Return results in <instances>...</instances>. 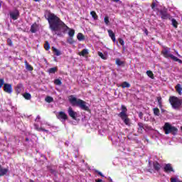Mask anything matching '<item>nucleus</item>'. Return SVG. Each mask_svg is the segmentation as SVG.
Returning <instances> with one entry per match:
<instances>
[{
    "instance_id": "nucleus-1",
    "label": "nucleus",
    "mask_w": 182,
    "mask_h": 182,
    "mask_svg": "<svg viewBox=\"0 0 182 182\" xmlns=\"http://www.w3.org/2000/svg\"><path fill=\"white\" fill-rule=\"evenodd\" d=\"M47 16L49 28L52 32H58L60 31V29H63V32L69 31L68 35L70 38H73V36H75V30L69 28L65 22L55 14L50 12V11H47Z\"/></svg>"
},
{
    "instance_id": "nucleus-2",
    "label": "nucleus",
    "mask_w": 182,
    "mask_h": 182,
    "mask_svg": "<svg viewBox=\"0 0 182 182\" xmlns=\"http://www.w3.org/2000/svg\"><path fill=\"white\" fill-rule=\"evenodd\" d=\"M68 100L72 106H78V107L81 108L82 110H85V112L90 111L89 107L86 105V102L83 101V100L77 99L73 95H70L68 97Z\"/></svg>"
},
{
    "instance_id": "nucleus-3",
    "label": "nucleus",
    "mask_w": 182,
    "mask_h": 182,
    "mask_svg": "<svg viewBox=\"0 0 182 182\" xmlns=\"http://www.w3.org/2000/svg\"><path fill=\"white\" fill-rule=\"evenodd\" d=\"M168 102L172 107V109H174L175 110H180L182 107V99L176 96L169 97Z\"/></svg>"
},
{
    "instance_id": "nucleus-4",
    "label": "nucleus",
    "mask_w": 182,
    "mask_h": 182,
    "mask_svg": "<svg viewBox=\"0 0 182 182\" xmlns=\"http://www.w3.org/2000/svg\"><path fill=\"white\" fill-rule=\"evenodd\" d=\"M121 110L122 112L118 114V117H120V119H122L124 124H126L127 126H130V119L127 115V107L122 105Z\"/></svg>"
},
{
    "instance_id": "nucleus-5",
    "label": "nucleus",
    "mask_w": 182,
    "mask_h": 182,
    "mask_svg": "<svg viewBox=\"0 0 182 182\" xmlns=\"http://www.w3.org/2000/svg\"><path fill=\"white\" fill-rule=\"evenodd\" d=\"M164 131L165 132V134H173V136H176L177 133L178 132V129H177L176 127L171 126L170 123L166 122L165 123L164 126Z\"/></svg>"
},
{
    "instance_id": "nucleus-6",
    "label": "nucleus",
    "mask_w": 182,
    "mask_h": 182,
    "mask_svg": "<svg viewBox=\"0 0 182 182\" xmlns=\"http://www.w3.org/2000/svg\"><path fill=\"white\" fill-rule=\"evenodd\" d=\"M162 55L164 56V58H171L172 60L174 62H178L179 63H182V60L179 58H177V57L174 56L173 54H170L168 52V50L165 49L161 51Z\"/></svg>"
},
{
    "instance_id": "nucleus-7",
    "label": "nucleus",
    "mask_w": 182,
    "mask_h": 182,
    "mask_svg": "<svg viewBox=\"0 0 182 182\" xmlns=\"http://www.w3.org/2000/svg\"><path fill=\"white\" fill-rule=\"evenodd\" d=\"M159 14L161 15V19H163L164 21H167V20H171V15H170V14L167 13V9H161L159 11Z\"/></svg>"
},
{
    "instance_id": "nucleus-8",
    "label": "nucleus",
    "mask_w": 182,
    "mask_h": 182,
    "mask_svg": "<svg viewBox=\"0 0 182 182\" xmlns=\"http://www.w3.org/2000/svg\"><path fill=\"white\" fill-rule=\"evenodd\" d=\"M68 116L73 119V120H77V113L73 111V109L70 107L68 110Z\"/></svg>"
},
{
    "instance_id": "nucleus-9",
    "label": "nucleus",
    "mask_w": 182,
    "mask_h": 182,
    "mask_svg": "<svg viewBox=\"0 0 182 182\" xmlns=\"http://www.w3.org/2000/svg\"><path fill=\"white\" fill-rule=\"evenodd\" d=\"M57 119H58L59 120H62V122H66V120H68V114H66L65 112L60 111L57 115Z\"/></svg>"
},
{
    "instance_id": "nucleus-10",
    "label": "nucleus",
    "mask_w": 182,
    "mask_h": 182,
    "mask_svg": "<svg viewBox=\"0 0 182 182\" xmlns=\"http://www.w3.org/2000/svg\"><path fill=\"white\" fill-rule=\"evenodd\" d=\"M164 171L165 173H174V169L173 168V166H171V164H165V166L164 167Z\"/></svg>"
},
{
    "instance_id": "nucleus-11",
    "label": "nucleus",
    "mask_w": 182,
    "mask_h": 182,
    "mask_svg": "<svg viewBox=\"0 0 182 182\" xmlns=\"http://www.w3.org/2000/svg\"><path fill=\"white\" fill-rule=\"evenodd\" d=\"M4 91L6 93H9V94L12 93V85L8 84V83H5L4 86Z\"/></svg>"
},
{
    "instance_id": "nucleus-12",
    "label": "nucleus",
    "mask_w": 182,
    "mask_h": 182,
    "mask_svg": "<svg viewBox=\"0 0 182 182\" xmlns=\"http://www.w3.org/2000/svg\"><path fill=\"white\" fill-rule=\"evenodd\" d=\"M19 15H20L19 11L16 10L15 11L10 13V18H11L13 21H16V19L19 18Z\"/></svg>"
},
{
    "instance_id": "nucleus-13",
    "label": "nucleus",
    "mask_w": 182,
    "mask_h": 182,
    "mask_svg": "<svg viewBox=\"0 0 182 182\" xmlns=\"http://www.w3.org/2000/svg\"><path fill=\"white\" fill-rule=\"evenodd\" d=\"M38 26H39L36 23H33L32 26H31V29H30L31 33H36V32H38Z\"/></svg>"
},
{
    "instance_id": "nucleus-14",
    "label": "nucleus",
    "mask_w": 182,
    "mask_h": 182,
    "mask_svg": "<svg viewBox=\"0 0 182 182\" xmlns=\"http://www.w3.org/2000/svg\"><path fill=\"white\" fill-rule=\"evenodd\" d=\"M153 167L155 171H160L161 168V165L159 163V161H154Z\"/></svg>"
},
{
    "instance_id": "nucleus-15",
    "label": "nucleus",
    "mask_w": 182,
    "mask_h": 182,
    "mask_svg": "<svg viewBox=\"0 0 182 182\" xmlns=\"http://www.w3.org/2000/svg\"><path fill=\"white\" fill-rule=\"evenodd\" d=\"M108 35L109 38H111L112 41L114 42H116V34L113 33V31L112 30H107Z\"/></svg>"
},
{
    "instance_id": "nucleus-16",
    "label": "nucleus",
    "mask_w": 182,
    "mask_h": 182,
    "mask_svg": "<svg viewBox=\"0 0 182 182\" xmlns=\"http://www.w3.org/2000/svg\"><path fill=\"white\" fill-rule=\"evenodd\" d=\"M138 132L139 133H143V130H144V124H143L142 122H139L138 123Z\"/></svg>"
},
{
    "instance_id": "nucleus-17",
    "label": "nucleus",
    "mask_w": 182,
    "mask_h": 182,
    "mask_svg": "<svg viewBox=\"0 0 182 182\" xmlns=\"http://www.w3.org/2000/svg\"><path fill=\"white\" fill-rule=\"evenodd\" d=\"M8 173V168H0V177H2Z\"/></svg>"
},
{
    "instance_id": "nucleus-18",
    "label": "nucleus",
    "mask_w": 182,
    "mask_h": 182,
    "mask_svg": "<svg viewBox=\"0 0 182 182\" xmlns=\"http://www.w3.org/2000/svg\"><path fill=\"white\" fill-rule=\"evenodd\" d=\"M77 39L80 41V42H82V41H85V36L82 33H79L77 35Z\"/></svg>"
},
{
    "instance_id": "nucleus-19",
    "label": "nucleus",
    "mask_w": 182,
    "mask_h": 182,
    "mask_svg": "<svg viewBox=\"0 0 182 182\" xmlns=\"http://www.w3.org/2000/svg\"><path fill=\"white\" fill-rule=\"evenodd\" d=\"M115 63H116V65H117V66H124V62L120 60L119 58H117L115 60Z\"/></svg>"
},
{
    "instance_id": "nucleus-20",
    "label": "nucleus",
    "mask_w": 182,
    "mask_h": 182,
    "mask_svg": "<svg viewBox=\"0 0 182 182\" xmlns=\"http://www.w3.org/2000/svg\"><path fill=\"white\" fill-rule=\"evenodd\" d=\"M175 89L176 92L178 93V95H181V92H182L181 85L180 84L176 85V86L175 87Z\"/></svg>"
},
{
    "instance_id": "nucleus-21",
    "label": "nucleus",
    "mask_w": 182,
    "mask_h": 182,
    "mask_svg": "<svg viewBox=\"0 0 182 182\" xmlns=\"http://www.w3.org/2000/svg\"><path fill=\"white\" fill-rule=\"evenodd\" d=\"M86 55H89L87 49H83L80 53H79L80 56H86Z\"/></svg>"
},
{
    "instance_id": "nucleus-22",
    "label": "nucleus",
    "mask_w": 182,
    "mask_h": 182,
    "mask_svg": "<svg viewBox=\"0 0 182 182\" xmlns=\"http://www.w3.org/2000/svg\"><path fill=\"white\" fill-rule=\"evenodd\" d=\"M156 100L158 102V105H159L160 109H161V107H163V101H161V96L157 97Z\"/></svg>"
},
{
    "instance_id": "nucleus-23",
    "label": "nucleus",
    "mask_w": 182,
    "mask_h": 182,
    "mask_svg": "<svg viewBox=\"0 0 182 182\" xmlns=\"http://www.w3.org/2000/svg\"><path fill=\"white\" fill-rule=\"evenodd\" d=\"M90 15L92 16V18H93V19H95V21H97L99 16L96 14V11H91Z\"/></svg>"
},
{
    "instance_id": "nucleus-24",
    "label": "nucleus",
    "mask_w": 182,
    "mask_h": 182,
    "mask_svg": "<svg viewBox=\"0 0 182 182\" xmlns=\"http://www.w3.org/2000/svg\"><path fill=\"white\" fill-rule=\"evenodd\" d=\"M154 116H160V109L157 107L153 109Z\"/></svg>"
},
{
    "instance_id": "nucleus-25",
    "label": "nucleus",
    "mask_w": 182,
    "mask_h": 182,
    "mask_svg": "<svg viewBox=\"0 0 182 182\" xmlns=\"http://www.w3.org/2000/svg\"><path fill=\"white\" fill-rule=\"evenodd\" d=\"M121 87H122L123 89H124L126 87L129 88V87H130V84L125 81L122 83Z\"/></svg>"
},
{
    "instance_id": "nucleus-26",
    "label": "nucleus",
    "mask_w": 182,
    "mask_h": 182,
    "mask_svg": "<svg viewBox=\"0 0 182 182\" xmlns=\"http://www.w3.org/2000/svg\"><path fill=\"white\" fill-rule=\"evenodd\" d=\"M53 52H54L56 56H60L61 55L60 51L58 48H55V47H53Z\"/></svg>"
},
{
    "instance_id": "nucleus-27",
    "label": "nucleus",
    "mask_w": 182,
    "mask_h": 182,
    "mask_svg": "<svg viewBox=\"0 0 182 182\" xmlns=\"http://www.w3.org/2000/svg\"><path fill=\"white\" fill-rule=\"evenodd\" d=\"M58 72V67L51 68L48 70V73H56Z\"/></svg>"
},
{
    "instance_id": "nucleus-28",
    "label": "nucleus",
    "mask_w": 182,
    "mask_h": 182,
    "mask_svg": "<svg viewBox=\"0 0 182 182\" xmlns=\"http://www.w3.org/2000/svg\"><path fill=\"white\" fill-rule=\"evenodd\" d=\"M171 22H172V25H173V28H178V23L177 22V21L176 20V18H172V19H171Z\"/></svg>"
},
{
    "instance_id": "nucleus-29",
    "label": "nucleus",
    "mask_w": 182,
    "mask_h": 182,
    "mask_svg": "<svg viewBox=\"0 0 182 182\" xmlns=\"http://www.w3.org/2000/svg\"><path fill=\"white\" fill-rule=\"evenodd\" d=\"M44 48L46 50H49L50 49V44H49V41H46L44 44Z\"/></svg>"
},
{
    "instance_id": "nucleus-30",
    "label": "nucleus",
    "mask_w": 182,
    "mask_h": 182,
    "mask_svg": "<svg viewBox=\"0 0 182 182\" xmlns=\"http://www.w3.org/2000/svg\"><path fill=\"white\" fill-rule=\"evenodd\" d=\"M146 75L150 77L151 79H154V74H153V72L151 70L146 71Z\"/></svg>"
},
{
    "instance_id": "nucleus-31",
    "label": "nucleus",
    "mask_w": 182,
    "mask_h": 182,
    "mask_svg": "<svg viewBox=\"0 0 182 182\" xmlns=\"http://www.w3.org/2000/svg\"><path fill=\"white\" fill-rule=\"evenodd\" d=\"M46 102H47V103H52V102H53V97H50V96H47L45 99Z\"/></svg>"
},
{
    "instance_id": "nucleus-32",
    "label": "nucleus",
    "mask_w": 182,
    "mask_h": 182,
    "mask_svg": "<svg viewBox=\"0 0 182 182\" xmlns=\"http://www.w3.org/2000/svg\"><path fill=\"white\" fill-rule=\"evenodd\" d=\"M26 68L27 70H30V71L33 70V67H32V65H29L27 61H26Z\"/></svg>"
},
{
    "instance_id": "nucleus-33",
    "label": "nucleus",
    "mask_w": 182,
    "mask_h": 182,
    "mask_svg": "<svg viewBox=\"0 0 182 182\" xmlns=\"http://www.w3.org/2000/svg\"><path fill=\"white\" fill-rule=\"evenodd\" d=\"M23 97L26 100H31V98L32 97L31 95L28 93V92H26L24 93L23 95Z\"/></svg>"
},
{
    "instance_id": "nucleus-34",
    "label": "nucleus",
    "mask_w": 182,
    "mask_h": 182,
    "mask_svg": "<svg viewBox=\"0 0 182 182\" xmlns=\"http://www.w3.org/2000/svg\"><path fill=\"white\" fill-rule=\"evenodd\" d=\"M104 22L107 26H108L109 23H110V21H109V16H105L104 18Z\"/></svg>"
},
{
    "instance_id": "nucleus-35",
    "label": "nucleus",
    "mask_w": 182,
    "mask_h": 182,
    "mask_svg": "<svg viewBox=\"0 0 182 182\" xmlns=\"http://www.w3.org/2000/svg\"><path fill=\"white\" fill-rule=\"evenodd\" d=\"M54 84L57 85L58 86H60V85H62V81L60 79H55L54 80Z\"/></svg>"
},
{
    "instance_id": "nucleus-36",
    "label": "nucleus",
    "mask_w": 182,
    "mask_h": 182,
    "mask_svg": "<svg viewBox=\"0 0 182 182\" xmlns=\"http://www.w3.org/2000/svg\"><path fill=\"white\" fill-rule=\"evenodd\" d=\"M22 87V85H17L16 87V93H21V88Z\"/></svg>"
},
{
    "instance_id": "nucleus-37",
    "label": "nucleus",
    "mask_w": 182,
    "mask_h": 182,
    "mask_svg": "<svg viewBox=\"0 0 182 182\" xmlns=\"http://www.w3.org/2000/svg\"><path fill=\"white\" fill-rule=\"evenodd\" d=\"M67 42L70 45H73V43H75V41H73V37H70V38L67 40Z\"/></svg>"
},
{
    "instance_id": "nucleus-38",
    "label": "nucleus",
    "mask_w": 182,
    "mask_h": 182,
    "mask_svg": "<svg viewBox=\"0 0 182 182\" xmlns=\"http://www.w3.org/2000/svg\"><path fill=\"white\" fill-rule=\"evenodd\" d=\"M4 85H5V81H4V78H1L0 79V89L2 87V86H4Z\"/></svg>"
},
{
    "instance_id": "nucleus-39",
    "label": "nucleus",
    "mask_w": 182,
    "mask_h": 182,
    "mask_svg": "<svg viewBox=\"0 0 182 182\" xmlns=\"http://www.w3.org/2000/svg\"><path fill=\"white\" fill-rule=\"evenodd\" d=\"M171 182H182V181L178 180L177 178H171Z\"/></svg>"
},
{
    "instance_id": "nucleus-40",
    "label": "nucleus",
    "mask_w": 182,
    "mask_h": 182,
    "mask_svg": "<svg viewBox=\"0 0 182 182\" xmlns=\"http://www.w3.org/2000/svg\"><path fill=\"white\" fill-rule=\"evenodd\" d=\"M37 132H46V133H49V130L45 129L42 127L38 128V130Z\"/></svg>"
},
{
    "instance_id": "nucleus-41",
    "label": "nucleus",
    "mask_w": 182,
    "mask_h": 182,
    "mask_svg": "<svg viewBox=\"0 0 182 182\" xmlns=\"http://www.w3.org/2000/svg\"><path fill=\"white\" fill-rule=\"evenodd\" d=\"M118 41L122 46H124V41L122 38H118Z\"/></svg>"
},
{
    "instance_id": "nucleus-42",
    "label": "nucleus",
    "mask_w": 182,
    "mask_h": 182,
    "mask_svg": "<svg viewBox=\"0 0 182 182\" xmlns=\"http://www.w3.org/2000/svg\"><path fill=\"white\" fill-rule=\"evenodd\" d=\"M156 6H157V4H156V2H154V1H153L152 4L151 5V9H154L156 8Z\"/></svg>"
},
{
    "instance_id": "nucleus-43",
    "label": "nucleus",
    "mask_w": 182,
    "mask_h": 182,
    "mask_svg": "<svg viewBox=\"0 0 182 182\" xmlns=\"http://www.w3.org/2000/svg\"><path fill=\"white\" fill-rule=\"evenodd\" d=\"M7 45H9V46H12V40L11 38L7 39Z\"/></svg>"
},
{
    "instance_id": "nucleus-44",
    "label": "nucleus",
    "mask_w": 182,
    "mask_h": 182,
    "mask_svg": "<svg viewBox=\"0 0 182 182\" xmlns=\"http://www.w3.org/2000/svg\"><path fill=\"white\" fill-rule=\"evenodd\" d=\"M95 173H97V175H98V176H100L101 177H105V176L103 175V173H102V172H100V171H97V170L95 171Z\"/></svg>"
},
{
    "instance_id": "nucleus-45",
    "label": "nucleus",
    "mask_w": 182,
    "mask_h": 182,
    "mask_svg": "<svg viewBox=\"0 0 182 182\" xmlns=\"http://www.w3.org/2000/svg\"><path fill=\"white\" fill-rule=\"evenodd\" d=\"M98 55H99V56H100V58L102 59H105V55H103L102 53L99 52Z\"/></svg>"
},
{
    "instance_id": "nucleus-46",
    "label": "nucleus",
    "mask_w": 182,
    "mask_h": 182,
    "mask_svg": "<svg viewBox=\"0 0 182 182\" xmlns=\"http://www.w3.org/2000/svg\"><path fill=\"white\" fill-rule=\"evenodd\" d=\"M139 117L140 119H143V112H139Z\"/></svg>"
},
{
    "instance_id": "nucleus-47",
    "label": "nucleus",
    "mask_w": 182,
    "mask_h": 182,
    "mask_svg": "<svg viewBox=\"0 0 182 182\" xmlns=\"http://www.w3.org/2000/svg\"><path fill=\"white\" fill-rule=\"evenodd\" d=\"M148 171L149 173H154V170L153 168H149Z\"/></svg>"
},
{
    "instance_id": "nucleus-48",
    "label": "nucleus",
    "mask_w": 182,
    "mask_h": 182,
    "mask_svg": "<svg viewBox=\"0 0 182 182\" xmlns=\"http://www.w3.org/2000/svg\"><path fill=\"white\" fill-rule=\"evenodd\" d=\"M113 2H116V3H119V4H122V1L120 0H112Z\"/></svg>"
},
{
    "instance_id": "nucleus-49",
    "label": "nucleus",
    "mask_w": 182,
    "mask_h": 182,
    "mask_svg": "<svg viewBox=\"0 0 182 182\" xmlns=\"http://www.w3.org/2000/svg\"><path fill=\"white\" fill-rule=\"evenodd\" d=\"M35 129L37 130V132L39 130L40 127L38 125H35Z\"/></svg>"
},
{
    "instance_id": "nucleus-50",
    "label": "nucleus",
    "mask_w": 182,
    "mask_h": 182,
    "mask_svg": "<svg viewBox=\"0 0 182 182\" xmlns=\"http://www.w3.org/2000/svg\"><path fill=\"white\" fill-rule=\"evenodd\" d=\"M144 33H146V36L149 35V31H147V28H145Z\"/></svg>"
},
{
    "instance_id": "nucleus-51",
    "label": "nucleus",
    "mask_w": 182,
    "mask_h": 182,
    "mask_svg": "<svg viewBox=\"0 0 182 182\" xmlns=\"http://www.w3.org/2000/svg\"><path fill=\"white\" fill-rule=\"evenodd\" d=\"M96 182H103V180L99 178V179H97L95 180Z\"/></svg>"
},
{
    "instance_id": "nucleus-52",
    "label": "nucleus",
    "mask_w": 182,
    "mask_h": 182,
    "mask_svg": "<svg viewBox=\"0 0 182 182\" xmlns=\"http://www.w3.org/2000/svg\"><path fill=\"white\" fill-rule=\"evenodd\" d=\"M36 120H41V116L38 115L36 117Z\"/></svg>"
},
{
    "instance_id": "nucleus-53",
    "label": "nucleus",
    "mask_w": 182,
    "mask_h": 182,
    "mask_svg": "<svg viewBox=\"0 0 182 182\" xmlns=\"http://www.w3.org/2000/svg\"><path fill=\"white\" fill-rule=\"evenodd\" d=\"M161 112H162V113H164V112H166V109H161Z\"/></svg>"
},
{
    "instance_id": "nucleus-54",
    "label": "nucleus",
    "mask_w": 182,
    "mask_h": 182,
    "mask_svg": "<svg viewBox=\"0 0 182 182\" xmlns=\"http://www.w3.org/2000/svg\"><path fill=\"white\" fill-rule=\"evenodd\" d=\"M26 141H29V138L26 137Z\"/></svg>"
},
{
    "instance_id": "nucleus-55",
    "label": "nucleus",
    "mask_w": 182,
    "mask_h": 182,
    "mask_svg": "<svg viewBox=\"0 0 182 182\" xmlns=\"http://www.w3.org/2000/svg\"><path fill=\"white\" fill-rule=\"evenodd\" d=\"M35 2H40L41 0H33Z\"/></svg>"
},
{
    "instance_id": "nucleus-56",
    "label": "nucleus",
    "mask_w": 182,
    "mask_h": 182,
    "mask_svg": "<svg viewBox=\"0 0 182 182\" xmlns=\"http://www.w3.org/2000/svg\"><path fill=\"white\" fill-rule=\"evenodd\" d=\"M2 6V1H0V9Z\"/></svg>"
},
{
    "instance_id": "nucleus-57",
    "label": "nucleus",
    "mask_w": 182,
    "mask_h": 182,
    "mask_svg": "<svg viewBox=\"0 0 182 182\" xmlns=\"http://www.w3.org/2000/svg\"><path fill=\"white\" fill-rule=\"evenodd\" d=\"M50 171H51L52 173H55V171L53 170V169H51Z\"/></svg>"
},
{
    "instance_id": "nucleus-58",
    "label": "nucleus",
    "mask_w": 182,
    "mask_h": 182,
    "mask_svg": "<svg viewBox=\"0 0 182 182\" xmlns=\"http://www.w3.org/2000/svg\"><path fill=\"white\" fill-rule=\"evenodd\" d=\"M149 166H151V162L149 161Z\"/></svg>"
},
{
    "instance_id": "nucleus-59",
    "label": "nucleus",
    "mask_w": 182,
    "mask_h": 182,
    "mask_svg": "<svg viewBox=\"0 0 182 182\" xmlns=\"http://www.w3.org/2000/svg\"><path fill=\"white\" fill-rule=\"evenodd\" d=\"M29 181H30V182H35V181H34L33 180H32V179H30Z\"/></svg>"
},
{
    "instance_id": "nucleus-60",
    "label": "nucleus",
    "mask_w": 182,
    "mask_h": 182,
    "mask_svg": "<svg viewBox=\"0 0 182 182\" xmlns=\"http://www.w3.org/2000/svg\"><path fill=\"white\" fill-rule=\"evenodd\" d=\"M58 36H60V33H57Z\"/></svg>"
},
{
    "instance_id": "nucleus-61",
    "label": "nucleus",
    "mask_w": 182,
    "mask_h": 182,
    "mask_svg": "<svg viewBox=\"0 0 182 182\" xmlns=\"http://www.w3.org/2000/svg\"><path fill=\"white\" fill-rule=\"evenodd\" d=\"M176 55H177L178 56H180V54H178V53H176Z\"/></svg>"
},
{
    "instance_id": "nucleus-62",
    "label": "nucleus",
    "mask_w": 182,
    "mask_h": 182,
    "mask_svg": "<svg viewBox=\"0 0 182 182\" xmlns=\"http://www.w3.org/2000/svg\"><path fill=\"white\" fill-rule=\"evenodd\" d=\"M2 167V165L0 164V168Z\"/></svg>"
}]
</instances>
